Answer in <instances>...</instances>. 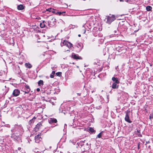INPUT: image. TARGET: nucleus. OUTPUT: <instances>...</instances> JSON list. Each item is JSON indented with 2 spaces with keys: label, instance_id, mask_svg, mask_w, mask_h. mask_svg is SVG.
<instances>
[{
  "label": "nucleus",
  "instance_id": "1",
  "mask_svg": "<svg viewBox=\"0 0 153 153\" xmlns=\"http://www.w3.org/2000/svg\"><path fill=\"white\" fill-rule=\"evenodd\" d=\"M110 16H107L105 19L106 22L109 24H110L115 19V16L114 15H110Z\"/></svg>",
  "mask_w": 153,
  "mask_h": 153
},
{
  "label": "nucleus",
  "instance_id": "2",
  "mask_svg": "<svg viewBox=\"0 0 153 153\" xmlns=\"http://www.w3.org/2000/svg\"><path fill=\"white\" fill-rule=\"evenodd\" d=\"M131 112L130 111H127L126 113V116L125 117V120L129 123H131V121L129 119V116L130 115Z\"/></svg>",
  "mask_w": 153,
  "mask_h": 153
},
{
  "label": "nucleus",
  "instance_id": "3",
  "mask_svg": "<svg viewBox=\"0 0 153 153\" xmlns=\"http://www.w3.org/2000/svg\"><path fill=\"white\" fill-rule=\"evenodd\" d=\"M61 45H66L68 47H71L72 46V45L70 42H68L65 40H64L62 42V44H61Z\"/></svg>",
  "mask_w": 153,
  "mask_h": 153
},
{
  "label": "nucleus",
  "instance_id": "4",
  "mask_svg": "<svg viewBox=\"0 0 153 153\" xmlns=\"http://www.w3.org/2000/svg\"><path fill=\"white\" fill-rule=\"evenodd\" d=\"M20 93V91L18 89H15L14 90L13 94L14 96H18Z\"/></svg>",
  "mask_w": 153,
  "mask_h": 153
},
{
  "label": "nucleus",
  "instance_id": "5",
  "mask_svg": "<svg viewBox=\"0 0 153 153\" xmlns=\"http://www.w3.org/2000/svg\"><path fill=\"white\" fill-rule=\"evenodd\" d=\"M57 122V120L56 119L53 118H51L49 120V123L51 124L53 123H56Z\"/></svg>",
  "mask_w": 153,
  "mask_h": 153
},
{
  "label": "nucleus",
  "instance_id": "6",
  "mask_svg": "<svg viewBox=\"0 0 153 153\" xmlns=\"http://www.w3.org/2000/svg\"><path fill=\"white\" fill-rule=\"evenodd\" d=\"M41 138L40 137V134H38L35 137V141L36 143H38L40 140V139Z\"/></svg>",
  "mask_w": 153,
  "mask_h": 153
},
{
  "label": "nucleus",
  "instance_id": "7",
  "mask_svg": "<svg viewBox=\"0 0 153 153\" xmlns=\"http://www.w3.org/2000/svg\"><path fill=\"white\" fill-rule=\"evenodd\" d=\"M25 6L22 4H20L18 6V10H23L25 9Z\"/></svg>",
  "mask_w": 153,
  "mask_h": 153
},
{
  "label": "nucleus",
  "instance_id": "8",
  "mask_svg": "<svg viewBox=\"0 0 153 153\" xmlns=\"http://www.w3.org/2000/svg\"><path fill=\"white\" fill-rule=\"evenodd\" d=\"M45 23H46L45 21H43L42 22L40 23V27L42 28L44 27L45 26Z\"/></svg>",
  "mask_w": 153,
  "mask_h": 153
},
{
  "label": "nucleus",
  "instance_id": "9",
  "mask_svg": "<svg viewBox=\"0 0 153 153\" xmlns=\"http://www.w3.org/2000/svg\"><path fill=\"white\" fill-rule=\"evenodd\" d=\"M25 66L26 67L30 68L32 67V65L29 63H26L25 64Z\"/></svg>",
  "mask_w": 153,
  "mask_h": 153
},
{
  "label": "nucleus",
  "instance_id": "10",
  "mask_svg": "<svg viewBox=\"0 0 153 153\" xmlns=\"http://www.w3.org/2000/svg\"><path fill=\"white\" fill-rule=\"evenodd\" d=\"M112 80L114 82V83H119V82L118 80V79L117 78L113 77L112 78Z\"/></svg>",
  "mask_w": 153,
  "mask_h": 153
},
{
  "label": "nucleus",
  "instance_id": "11",
  "mask_svg": "<svg viewBox=\"0 0 153 153\" xmlns=\"http://www.w3.org/2000/svg\"><path fill=\"white\" fill-rule=\"evenodd\" d=\"M42 122H41L38 123L36 125V127L38 128H39L41 126H42Z\"/></svg>",
  "mask_w": 153,
  "mask_h": 153
},
{
  "label": "nucleus",
  "instance_id": "12",
  "mask_svg": "<svg viewBox=\"0 0 153 153\" xmlns=\"http://www.w3.org/2000/svg\"><path fill=\"white\" fill-rule=\"evenodd\" d=\"M73 58L75 59H80L79 57L75 54H73L72 55Z\"/></svg>",
  "mask_w": 153,
  "mask_h": 153
},
{
  "label": "nucleus",
  "instance_id": "13",
  "mask_svg": "<svg viewBox=\"0 0 153 153\" xmlns=\"http://www.w3.org/2000/svg\"><path fill=\"white\" fill-rule=\"evenodd\" d=\"M117 83H114L112 85V88H113L115 89L118 88V86L117 85Z\"/></svg>",
  "mask_w": 153,
  "mask_h": 153
},
{
  "label": "nucleus",
  "instance_id": "14",
  "mask_svg": "<svg viewBox=\"0 0 153 153\" xmlns=\"http://www.w3.org/2000/svg\"><path fill=\"white\" fill-rule=\"evenodd\" d=\"M56 76H60L62 75V72H58L56 73Z\"/></svg>",
  "mask_w": 153,
  "mask_h": 153
},
{
  "label": "nucleus",
  "instance_id": "15",
  "mask_svg": "<svg viewBox=\"0 0 153 153\" xmlns=\"http://www.w3.org/2000/svg\"><path fill=\"white\" fill-rule=\"evenodd\" d=\"M102 132H101L97 135V138L98 137L99 138H100L101 137L102 135Z\"/></svg>",
  "mask_w": 153,
  "mask_h": 153
},
{
  "label": "nucleus",
  "instance_id": "16",
  "mask_svg": "<svg viewBox=\"0 0 153 153\" xmlns=\"http://www.w3.org/2000/svg\"><path fill=\"white\" fill-rule=\"evenodd\" d=\"M65 12H57L56 14H59V15H60L62 14L63 13H65Z\"/></svg>",
  "mask_w": 153,
  "mask_h": 153
},
{
  "label": "nucleus",
  "instance_id": "17",
  "mask_svg": "<svg viewBox=\"0 0 153 153\" xmlns=\"http://www.w3.org/2000/svg\"><path fill=\"white\" fill-rule=\"evenodd\" d=\"M89 130L92 133L94 132V129L92 128H90Z\"/></svg>",
  "mask_w": 153,
  "mask_h": 153
},
{
  "label": "nucleus",
  "instance_id": "18",
  "mask_svg": "<svg viewBox=\"0 0 153 153\" xmlns=\"http://www.w3.org/2000/svg\"><path fill=\"white\" fill-rule=\"evenodd\" d=\"M152 8L150 6H148L146 7V10H151Z\"/></svg>",
  "mask_w": 153,
  "mask_h": 153
},
{
  "label": "nucleus",
  "instance_id": "19",
  "mask_svg": "<svg viewBox=\"0 0 153 153\" xmlns=\"http://www.w3.org/2000/svg\"><path fill=\"white\" fill-rule=\"evenodd\" d=\"M38 84L39 85L41 84V85H43V82L42 80H40L39 81V82H38Z\"/></svg>",
  "mask_w": 153,
  "mask_h": 153
},
{
  "label": "nucleus",
  "instance_id": "20",
  "mask_svg": "<svg viewBox=\"0 0 153 153\" xmlns=\"http://www.w3.org/2000/svg\"><path fill=\"white\" fill-rule=\"evenodd\" d=\"M149 117L150 120H151L153 118V113L150 114Z\"/></svg>",
  "mask_w": 153,
  "mask_h": 153
},
{
  "label": "nucleus",
  "instance_id": "21",
  "mask_svg": "<svg viewBox=\"0 0 153 153\" xmlns=\"http://www.w3.org/2000/svg\"><path fill=\"white\" fill-rule=\"evenodd\" d=\"M50 77L51 78H53L54 77V75H53V74H51L50 75Z\"/></svg>",
  "mask_w": 153,
  "mask_h": 153
},
{
  "label": "nucleus",
  "instance_id": "22",
  "mask_svg": "<svg viewBox=\"0 0 153 153\" xmlns=\"http://www.w3.org/2000/svg\"><path fill=\"white\" fill-rule=\"evenodd\" d=\"M55 71H53L52 72V74H53V75H54L55 74Z\"/></svg>",
  "mask_w": 153,
  "mask_h": 153
},
{
  "label": "nucleus",
  "instance_id": "23",
  "mask_svg": "<svg viewBox=\"0 0 153 153\" xmlns=\"http://www.w3.org/2000/svg\"><path fill=\"white\" fill-rule=\"evenodd\" d=\"M40 90V88H37V89H36V91H39Z\"/></svg>",
  "mask_w": 153,
  "mask_h": 153
},
{
  "label": "nucleus",
  "instance_id": "24",
  "mask_svg": "<svg viewBox=\"0 0 153 153\" xmlns=\"http://www.w3.org/2000/svg\"><path fill=\"white\" fill-rule=\"evenodd\" d=\"M26 88H27L28 89L29 88V87L28 86H26Z\"/></svg>",
  "mask_w": 153,
  "mask_h": 153
},
{
  "label": "nucleus",
  "instance_id": "25",
  "mask_svg": "<svg viewBox=\"0 0 153 153\" xmlns=\"http://www.w3.org/2000/svg\"><path fill=\"white\" fill-rule=\"evenodd\" d=\"M21 149V148L20 147L18 148V149L19 150H20Z\"/></svg>",
  "mask_w": 153,
  "mask_h": 153
},
{
  "label": "nucleus",
  "instance_id": "26",
  "mask_svg": "<svg viewBox=\"0 0 153 153\" xmlns=\"http://www.w3.org/2000/svg\"><path fill=\"white\" fill-rule=\"evenodd\" d=\"M46 10H52V8H49L48 9H46Z\"/></svg>",
  "mask_w": 153,
  "mask_h": 153
},
{
  "label": "nucleus",
  "instance_id": "27",
  "mask_svg": "<svg viewBox=\"0 0 153 153\" xmlns=\"http://www.w3.org/2000/svg\"><path fill=\"white\" fill-rule=\"evenodd\" d=\"M138 136L139 137H141V135L140 134H139L138 135Z\"/></svg>",
  "mask_w": 153,
  "mask_h": 153
},
{
  "label": "nucleus",
  "instance_id": "28",
  "mask_svg": "<svg viewBox=\"0 0 153 153\" xmlns=\"http://www.w3.org/2000/svg\"><path fill=\"white\" fill-rule=\"evenodd\" d=\"M79 96H80V94L79 93H77V94Z\"/></svg>",
  "mask_w": 153,
  "mask_h": 153
},
{
  "label": "nucleus",
  "instance_id": "29",
  "mask_svg": "<svg viewBox=\"0 0 153 153\" xmlns=\"http://www.w3.org/2000/svg\"><path fill=\"white\" fill-rule=\"evenodd\" d=\"M120 1H123V0H120Z\"/></svg>",
  "mask_w": 153,
  "mask_h": 153
},
{
  "label": "nucleus",
  "instance_id": "30",
  "mask_svg": "<svg viewBox=\"0 0 153 153\" xmlns=\"http://www.w3.org/2000/svg\"><path fill=\"white\" fill-rule=\"evenodd\" d=\"M78 36H79V37H80V36H81V35H80V34H79V35H78Z\"/></svg>",
  "mask_w": 153,
  "mask_h": 153
},
{
  "label": "nucleus",
  "instance_id": "31",
  "mask_svg": "<svg viewBox=\"0 0 153 153\" xmlns=\"http://www.w3.org/2000/svg\"><path fill=\"white\" fill-rule=\"evenodd\" d=\"M36 119V117H33V119L32 120H33V119Z\"/></svg>",
  "mask_w": 153,
  "mask_h": 153
},
{
  "label": "nucleus",
  "instance_id": "32",
  "mask_svg": "<svg viewBox=\"0 0 153 153\" xmlns=\"http://www.w3.org/2000/svg\"><path fill=\"white\" fill-rule=\"evenodd\" d=\"M85 33V30L84 32V33Z\"/></svg>",
  "mask_w": 153,
  "mask_h": 153
},
{
  "label": "nucleus",
  "instance_id": "33",
  "mask_svg": "<svg viewBox=\"0 0 153 153\" xmlns=\"http://www.w3.org/2000/svg\"><path fill=\"white\" fill-rule=\"evenodd\" d=\"M137 132H139V131L138 130H137Z\"/></svg>",
  "mask_w": 153,
  "mask_h": 153
},
{
  "label": "nucleus",
  "instance_id": "34",
  "mask_svg": "<svg viewBox=\"0 0 153 153\" xmlns=\"http://www.w3.org/2000/svg\"><path fill=\"white\" fill-rule=\"evenodd\" d=\"M139 146L138 145V149H139Z\"/></svg>",
  "mask_w": 153,
  "mask_h": 153
},
{
  "label": "nucleus",
  "instance_id": "35",
  "mask_svg": "<svg viewBox=\"0 0 153 153\" xmlns=\"http://www.w3.org/2000/svg\"><path fill=\"white\" fill-rule=\"evenodd\" d=\"M47 11H50L49 10H46Z\"/></svg>",
  "mask_w": 153,
  "mask_h": 153
},
{
  "label": "nucleus",
  "instance_id": "36",
  "mask_svg": "<svg viewBox=\"0 0 153 153\" xmlns=\"http://www.w3.org/2000/svg\"><path fill=\"white\" fill-rule=\"evenodd\" d=\"M52 10H55V9L53 8V9H52Z\"/></svg>",
  "mask_w": 153,
  "mask_h": 153
},
{
  "label": "nucleus",
  "instance_id": "37",
  "mask_svg": "<svg viewBox=\"0 0 153 153\" xmlns=\"http://www.w3.org/2000/svg\"><path fill=\"white\" fill-rule=\"evenodd\" d=\"M88 10H91V9H88Z\"/></svg>",
  "mask_w": 153,
  "mask_h": 153
},
{
  "label": "nucleus",
  "instance_id": "38",
  "mask_svg": "<svg viewBox=\"0 0 153 153\" xmlns=\"http://www.w3.org/2000/svg\"><path fill=\"white\" fill-rule=\"evenodd\" d=\"M52 12L54 13V11H52Z\"/></svg>",
  "mask_w": 153,
  "mask_h": 153
}]
</instances>
